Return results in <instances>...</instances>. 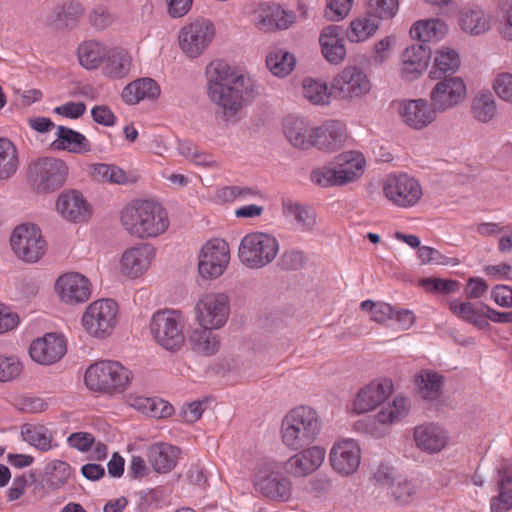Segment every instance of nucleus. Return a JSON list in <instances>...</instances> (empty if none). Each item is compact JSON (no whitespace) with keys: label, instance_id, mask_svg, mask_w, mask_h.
Here are the masks:
<instances>
[{"label":"nucleus","instance_id":"obj_1","mask_svg":"<svg viewBox=\"0 0 512 512\" xmlns=\"http://www.w3.org/2000/svg\"><path fill=\"white\" fill-rule=\"evenodd\" d=\"M205 76L207 97L217 106L220 118L236 123L245 105L258 95L256 81L222 59L211 61Z\"/></svg>","mask_w":512,"mask_h":512},{"label":"nucleus","instance_id":"obj_2","mask_svg":"<svg viewBox=\"0 0 512 512\" xmlns=\"http://www.w3.org/2000/svg\"><path fill=\"white\" fill-rule=\"evenodd\" d=\"M123 230L139 240L155 239L170 227L168 211L152 199H135L127 203L119 213Z\"/></svg>","mask_w":512,"mask_h":512},{"label":"nucleus","instance_id":"obj_3","mask_svg":"<svg viewBox=\"0 0 512 512\" xmlns=\"http://www.w3.org/2000/svg\"><path fill=\"white\" fill-rule=\"evenodd\" d=\"M322 430V421L318 411L310 405H298L290 409L280 425V437L283 445L293 451H299L312 444Z\"/></svg>","mask_w":512,"mask_h":512},{"label":"nucleus","instance_id":"obj_4","mask_svg":"<svg viewBox=\"0 0 512 512\" xmlns=\"http://www.w3.org/2000/svg\"><path fill=\"white\" fill-rule=\"evenodd\" d=\"M132 381V371L113 360L95 362L84 374L85 386L90 391L108 396L123 394L131 386Z\"/></svg>","mask_w":512,"mask_h":512},{"label":"nucleus","instance_id":"obj_5","mask_svg":"<svg viewBox=\"0 0 512 512\" xmlns=\"http://www.w3.org/2000/svg\"><path fill=\"white\" fill-rule=\"evenodd\" d=\"M186 318L175 309L156 311L150 320L149 329L153 340L169 352H178L185 344Z\"/></svg>","mask_w":512,"mask_h":512},{"label":"nucleus","instance_id":"obj_6","mask_svg":"<svg viewBox=\"0 0 512 512\" xmlns=\"http://www.w3.org/2000/svg\"><path fill=\"white\" fill-rule=\"evenodd\" d=\"M120 316L116 301L110 298L97 299L85 308L81 316V325L90 337L104 340L114 333Z\"/></svg>","mask_w":512,"mask_h":512},{"label":"nucleus","instance_id":"obj_7","mask_svg":"<svg viewBox=\"0 0 512 512\" xmlns=\"http://www.w3.org/2000/svg\"><path fill=\"white\" fill-rule=\"evenodd\" d=\"M279 252V242L271 234L253 232L245 235L239 244L240 262L250 269H260L270 264Z\"/></svg>","mask_w":512,"mask_h":512},{"label":"nucleus","instance_id":"obj_8","mask_svg":"<svg viewBox=\"0 0 512 512\" xmlns=\"http://www.w3.org/2000/svg\"><path fill=\"white\" fill-rule=\"evenodd\" d=\"M216 37V26L211 19L197 17L181 27L178 45L189 59H197L211 46Z\"/></svg>","mask_w":512,"mask_h":512},{"label":"nucleus","instance_id":"obj_9","mask_svg":"<svg viewBox=\"0 0 512 512\" xmlns=\"http://www.w3.org/2000/svg\"><path fill=\"white\" fill-rule=\"evenodd\" d=\"M10 246L18 259L30 264L41 260L48 249L41 229L32 223L17 225L12 230Z\"/></svg>","mask_w":512,"mask_h":512},{"label":"nucleus","instance_id":"obj_10","mask_svg":"<svg viewBox=\"0 0 512 512\" xmlns=\"http://www.w3.org/2000/svg\"><path fill=\"white\" fill-rule=\"evenodd\" d=\"M384 197L398 208L415 207L423 196L420 182L413 176L404 173H391L382 180Z\"/></svg>","mask_w":512,"mask_h":512},{"label":"nucleus","instance_id":"obj_11","mask_svg":"<svg viewBox=\"0 0 512 512\" xmlns=\"http://www.w3.org/2000/svg\"><path fill=\"white\" fill-rule=\"evenodd\" d=\"M230 248L228 243L221 238L207 240L197 253V271L205 281H213L220 278L230 264Z\"/></svg>","mask_w":512,"mask_h":512},{"label":"nucleus","instance_id":"obj_12","mask_svg":"<svg viewBox=\"0 0 512 512\" xmlns=\"http://www.w3.org/2000/svg\"><path fill=\"white\" fill-rule=\"evenodd\" d=\"M411 409L409 398L398 394L391 401H384L380 410L373 417H369L363 430L373 437H383L388 432V427L405 419ZM357 429H362L358 426Z\"/></svg>","mask_w":512,"mask_h":512},{"label":"nucleus","instance_id":"obj_13","mask_svg":"<svg viewBox=\"0 0 512 512\" xmlns=\"http://www.w3.org/2000/svg\"><path fill=\"white\" fill-rule=\"evenodd\" d=\"M253 484L257 491L272 501L287 502L291 497V481L279 473L274 463L258 464Z\"/></svg>","mask_w":512,"mask_h":512},{"label":"nucleus","instance_id":"obj_14","mask_svg":"<svg viewBox=\"0 0 512 512\" xmlns=\"http://www.w3.org/2000/svg\"><path fill=\"white\" fill-rule=\"evenodd\" d=\"M195 321L201 328H222L230 314L229 297L222 292H209L202 295L195 308Z\"/></svg>","mask_w":512,"mask_h":512},{"label":"nucleus","instance_id":"obj_15","mask_svg":"<svg viewBox=\"0 0 512 512\" xmlns=\"http://www.w3.org/2000/svg\"><path fill=\"white\" fill-rule=\"evenodd\" d=\"M157 250L150 243H138L126 248L119 260L122 276L135 280L144 276L156 259Z\"/></svg>","mask_w":512,"mask_h":512},{"label":"nucleus","instance_id":"obj_16","mask_svg":"<svg viewBox=\"0 0 512 512\" xmlns=\"http://www.w3.org/2000/svg\"><path fill=\"white\" fill-rule=\"evenodd\" d=\"M33 183L40 192H52L61 188L68 177V166L58 158L44 157L32 166Z\"/></svg>","mask_w":512,"mask_h":512},{"label":"nucleus","instance_id":"obj_17","mask_svg":"<svg viewBox=\"0 0 512 512\" xmlns=\"http://www.w3.org/2000/svg\"><path fill=\"white\" fill-rule=\"evenodd\" d=\"M55 292L64 304H81L90 299L92 284L90 280L81 273L67 272L57 278L55 282Z\"/></svg>","mask_w":512,"mask_h":512},{"label":"nucleus","instance_id":"obj_18","mask_svg":"<svg viewBox=\"0 0 512 512\" xmlns=\"http://www.w3.org/2000/svg\"><path fill=\"white\" fill-rule=\"evenodd\" d=\"M437 110L426 99L402 100L397 105V113L409 128L421 131L429 127L437 118Z\"/></svg>","mask_w":512,"mask_h":512},{"label":"nucleus","instance_id":"obj_19","mask_svg":"<svg viewBox=\"0 0 512 512\" xmlns=\"http://www.w3.org/2000/svg\"><path fill=\"white\" fill-rule=\"evenodd\" d=\"M466 84L460 77L440 79L430 91V101L438 112L458 106L466 97Z\"/></svg>","mask_w":512,"mask_h":512},{"label":"nucleus","instance_id":"obj_20","mask_svg":"<svg viewBox=\"0 0 512 512\" xmlns=\"http://www.w3.org/2000/svg\"><path fill=\"white\" fill-rule=\"evenodd\" d=\"M316 125L303 116L288 115L282 121V133L286 141L300 151L313 149Z\"/></svg>","mask_w":512,"mask_h":512},{"label":"nucleus","instance_id":"obj_21","mask_svg":"<svg viewBox=\"0 0 512 512\" xmlns=\"http://www.w3.org/2000/svg\"><path fill=\"white\" fill-rule=\"evenodd\" d=\"M56 212L71 223L87 222L92 215L91 205L84 195L75 189L62 191L55 202Z\"/></svg>","mask_w":512,"mask_h":512},{"label":"nucleus","instance_id":"obj_22","mask_svg":"<svg viewBox=\"0 0 512 512\" xmlns=\"http://www.w3.org/2000/svg\"><path fill=\"white\" fill-rule=\"evenodd\" d=\"M394 392L393 381L389 378L373 380L361 388L354 397V412L365 413L375 410Z\"/></svg>","mask_w":512,"mask_h":512},{"label":"nucleus","instance_id":"obj_23","mask_svg":"<svg viewBox=\"0 0 512 512\" xmlns=\"http://www.w3.org/2000/svg\"><path fill=\"white\" fill-rule=\"evenodd\" d=\"M313 148L324 153H333L345 146L349 139L347 126L339 120H326L316 125Z\"/></svg>","mask_w":512,"mask_h":512},{"label":"nucleus","instance_id":"obj_24","mask_svg":"<svg viewBox=\"0 0 512 512\" xmlns=\"http://www.w3.org/2000/svg\"><path fill=\"white\" fill-rule=\"evenodd\" d=\"M64 336L58 333H46L32 341L29 354L33 361L42 365H51L59 361L66 353Z\"/></svg>","mask_w":512,"mask_h":512},{"label":"nucleus","instance_id":"obj_25","mask_svg":"<svg viewBox=\"0 0 512 512\" xmlns=\"http://www.w3.org/2000/svg\"><path fill=\"white\" fill-rule=\"evenodd\" d=\"M296 21L293 11L283 8L276 3L261 5L257 11L256 26L264 32L285 30Z\"/></svg>","mask_w":512,"mask_h":512},{"label":"nucleus","instance_id":"obj_26","mask_svg":"<svg viewBox=\"0 0 512 512\" xmlns=\"http://www.w3.org/2000/svg\"><path fill=\"white\" fill-rule=\"evenodd\" d=\"M285 463L287 473L295 477H305L315 472L322 465L326 451L320 446L300 449Z\"/></svg>","mask_w":512,"mask_h":512},{"label":"nucleus","instance_id":"obj_27","mask_svg":"<svg viewBox=\"0 0 512 512\" xmlns=\"http://www.w3.org/2000/svg\"><path fill=\"white\" fill-rule=\"evenodd\" d=\"M413 438L416 447L428 454L441 452L449 443L447 431L435 423L416 426L414 428Z\"/></svg>","mask_w":512,"mask_h":512},{"label":"nucleus","instance_id":"obj_28","mask_svg":"<svg viewBox=\"0 0 512 512\" xmlns=\"http://www.w3.org/2000/svg\"><path fill=\"white\" fill-rule=\"evenodd\" d=\"M133 69V57L126 48L109 47L101 67V74L110 80L127 78Z\"/></svg>","mask_w":512,"mask_h":512},{"label":"nucleus","instance_id":"obj_29","mask_svg":"<svg viewBox=\"0 0 512 512\" xmlns=\"http://www.w3.org/2000/svg\"><path fill=\"white\" fill-rule=\"evenodd\" d=\"M430 56L429 49L423 44L407 47L401 55V76L407 81L419 78L426 71Z\"/></svg>","mask_w":512,"mask_h":512},{"label":"nucleus","instance_id":"obj_30","mask_svg":"<svg viewBox=\"0 0 512 512\" xmlns=\"http://www.w3.org/2000/svg\"><path fill=\"white\" fill-rule=\"evenodd\" d=\"M282 214L297 230L312 231L317 223V215L313 207L292 198L282 200Z\"/></svg>","mask_w":512,"mask_h":512},{"label":"nucleus","instance_id":"obj_31","mask_svg":"<svg viewBox=\"0 0 512 512\" xmlns=\"http://www.w3.org/2000/svg\"><path fill=\"white\" fill-rule=\"evenodd\" d=\"M124 402L141 414L155 419L169 418L174 413V407L168 401L159 397H146L130 393L124 397Z\"/></svg>","mask_w":512,"mask_h":512},{"label":"nucleus","instance_id":"obj_32","mask_svg":"<svg viewBox=\"0 0 512 512\" xmlns=\"http://www.w3.org/2000/svg\"><path fill=\"white\" fill-rule=\"evenodd\" d=\"M448 307L454 316L473 325L477 329L487 330L490 328V323L485 318L487 304L455 299L448 303Z\"/></svg>","mask_w":512,"mask_h":512},{"label":"nucleus","instance_id":"obj_33","mask_svg":"<svg viewBox=\"0 0 512 512\" xmlns=\"http://www.w3.org/2000/svg\"><path fill=\"white\" fill-rule=\"evenodd\" d=\"M321 52L331 64H340L346 56L345 39L337 26L325 27L319 37Z\"/></svg>","mask_w":512,"mask_h":512},{"label":"nucleus","instance_id":"obj_34","mask_svg":"<svg viewBox=\"0 0 512 512\" xmlns=\"http://www.w3.org/2000/svg\"><path fill=\"white\" fill-rule=\"evenodd\" d=\"M460 66L459 53L451 47L442 46L433 52L429 78L440 80L447 75H453L459 70Z\"/></svg>","mask_w":512,"mask_h":512},{"label":"nucleus","instance_id":"obj_35","mask_svg":"<svg viewBox=\"0 0 512 512\" xmlns=\"http://www.w3.org/2000/svg\"><path fill=\"white\" fill-rule=\"evenodd\" d=\"M180 450L164 442L151 445L147 449V459L157 473H168L173 470L178 462Z\"/></svg>","mask_w":512,"mask_h":512},{"label":"nucleus","instance_id":"obj_36","mask_svg":"<svg viewBox=\"0 0 512 512\" xmlns=\"http://www.w3.org/2000/svg\"><path fill=\"white\" fill-rule=\"evenodd\" d=\"M56 139L51 146L55 150H64L76 154H84L91 150L88 139L80 132L65 126H57Z\"/></svg>","mask_w":512,"mask_h":512},{"label":"nucleus","instance_id":"obj_37","mask_svg":"<svg viewBox=\"0 0 512 512\" xmlns=\"http://www.w3.org/2000/svg\"><path fill=\"white\" fill-rule=\"evenodd\" d=\"M160 94V87L151 78H140L127 84L121 94L122 100L130 105L144 99H155Z\"/></svg>","mask_w":512,"mask_h":512},{"label":"nucleus","instance_id":"obj_38","mask_svg":"<svg viewBox=\"0 0 512 512\" xmlns=\"http://www.w3.org/2000/svg\"><path fill=\"white\" fill-rule=\"evenodd\" d=\"M108 48L96 40L83 41L77 48L79 64L86 70L101 69Z\"/></svg>","mask_w":512,"mask_h":512},{"label":"nucleus","instance_id":"obj_39","mask_svg":"<svg viewBox=\"0 0 512 512\" xmlns=\"http://www.w3.org/2000/svg\"><path fill=\"white\" fill-rule=\"evenodd\" d=\"M458 21L461 29L471 35H481L491 28V17L476 7L464 8Z\"/></svg>","mask_w":512,"mask_h":512},{"label":"nucleus","instance_id":"obj_40","mask_svg":"<svg viewBox=\"0 0 512 512\" xmlns=\"http://www.w3.org/2000/svg\"><path fill=\"white\" fill-rule=\"evenodd\" d=\"M177 152L195 166L207 169L220 168V163L211 153L201 149L190 140H179L177 143Z\"/></svg>","mask_w":512,"mask_h":512},{"label":"nucleus","instance_id":"obj_41","mask_svg":"<svg viewBox=\"0 0 512 512\" xmlns=\"http://www.w3.org/2000/svg\"><path fill=\"white\" fill-rule=\"evenodd\" d=\"M470 112L472 117L482 124H488L496 120L498 106L491 92H478L472 99Z\"/></svg>","mask_w":512,"mask_h":512},{"label":"nucleus","instance_id":"obj_42","mask_svg":"<svg viewBox=\"0 0 512 512\" xmlns=\"http://www.w3.org/2000/svg\"><path fill=\"white\" fill-rule=\"evenodd\" d=\"M448 27L441 19L419 20L410 29L411 37L422 42L441 40L447 33Z\"/></svg>","mask_w":512,"mask_h":512},{"label":"nucleus","instance_id":"obj_43","mask_svg":"<svg viewBox=\"0 0 512 512\" xmlns=\"http://www.w3.org/2000/svg\"><path fill=\"white\" fill-rule=\"evenodd\" d=\"M85 8L81 2L69 0L55 7L51 23L58 28L75 26L84 15Z\"/></svg>","mask_w":512,"mask_h":512},{"label":"nucleus","instance_id":"obj_44","mask_svg":"<svg viewBox=\"0 0 512 512\" xmlns=\"http://www.w3.org/2000/svg\"><path fill=\"white\" fill-rule=\"evenodd\" d=\"M330 462L337 473L349 476L352 473V440L340 439L335 442L330 451Z\"/></svg>","mask_w":512,"mask_h":512},{"label":"nucleus","instance_id":"obj_45","mask_svg":"<svg viewBox=\"0 0 512 512\" xmlns=\"http://www.w3.org/2000/svg\"><path fill=\"white\" fill-rule=\"evenodd\" d=\"M215 328H197L190 336L192 350L204 356L216 354L220 348V338L212 330Z\"/></svg>","mask_w":512,"mask_h":512},{"label":"nucleus","instance_id":"obj_46","mask_svg":"<svg viewBox=\"0 0 512 512\" xmlns=\"http://www.w3.org/2000/svg\"><path fill=\"white\" fill-rule=\"evenodd\" d=\"M19 153L15 144L8 138L0 137V180H7L17 172Z\"/></svg>","mask_w":512,"mask_h":512},{"label":"nucleus","instance_id":"obj_47","mask_svg":"<svg viewBox=\"0 0 512 512\" xmlns=\"http://www.w3.org/2000/svg\"><path fill=\"white\" fill-rule=\"evenodd\" d=\"M296 59L293 54L284 49H275L266 57V66L276 77L284 78L295 68Z\"/></svg>","mask_w":512,"mask_h":512},{"label":"nucleus","instance_id":"obj_48","mask_svg":"<svg viewBox=\"0 0 512 512\" xmlns=\"http://www.w3.org/2000/svg\"><path fill=\"white\" fill-rule=\"evenodd\" d=\"M21 434L24 441L41 451H48L52 448L53 435L43 425H24Z\"/></svg>","mask_w":512,"mask_h":512},{"label":"nucleus","instance_id":"obj_49","mask_svg":"<svg viewBox=\"0 0 512 512\" xmlns=\"http://www.w3.org/2000/svg\"><path fill=\"white\" fill-rule=\"evenodd\" d=\"M419 393L424 399L434 400L440 396L443 377L431 370H422L416 377Z\"/></svg>","mask_w":512,"mask_h":512},{"label":"nucleus","instance_id":"obj_50","mask_svg":"<svg viewBox=\"0 0 512 512\" xmlns=\"http://www.w3.org/2000/svg\"><path fill=\"white\" fill-rule=\"evenodd\" d=\"M90 173L92 178L98 182L119 185L129 182L127 173L120 167L112 164H94L91 166Z\"/></svg>","mask_w":512,"mask_h":512},{"label":"nucleus","instance_id":"obj_51","mask_svg":"<svg viewBox=\"0 0 512 512\" xmlns=\"http://www.w3.org/2000/svg\"><path fill=\"white\" fill-rule=\"evenodd\" d=\"M302 95L313 105H326L332 94L327 83L313 78H305L302 81Z\"/></svg>","mask_w":512,"mask_h":512},{"label":"nucleus","instance_id":"obj_52","mask_svg":"<svg viewBox=\"0 0 512 512\" xmlns=\"http://www.w3.org/2000/svg\"><path fill=\"white\" fill-rule=\"evenodd\" d=\"M45 473L50 486L57 489L68 481L71 476V468L65 461L53 460L46 465Z\"/></svg>","mask_w":512,"mask_h":512},{"label":"nucleus","instance_id":"obj_53","mask_svg":"<svg viewBox=\"0 0 512 512\" xmlns=\"http://www.w3.org/2000/svg\"><path fill=\"white\" fill-rule=\"evenodd\" d=\"M367 10L380 22L390 20L398 13L399 0H367Z\"/></svg>","mask_w":512,"mask_h":512},{"label":"nucleus","instance_id":"obj_54","mask_svg":"<svg viewBox=\"0 0 512 512\" xmlns=\"http://www.w3.org/2000/svg\"><path fill=\"white\" fill-rule=\"evenodd\" d=\"M380 21L366 13L354 20V42H363L371 38L379 29Z\"/></svg>","mask_w":512,"mask_h":512},{"label":"nucleus","instance_id":"obj_55","mask_svg":"<svg viewBox=\"0 0 512 512\" xmlns=\"http://www.w3.org/2000/svg\"><path fill=\"white\" fill-rule=\"evenodd\" d=\"M23 363L14 354H0V382H10L23 372Z\"/></svg>","mask_w":512,"mask_h":512},{"label":"nucleus","instance_id":"obj_56","mask_svg":"<svg viewBox=\"0 0 512 512\" xmlns=\"http://www.w3.org/2000/svg\"><path fill=\"white\" fill-rule=\"evenodd\" d=\"M331 167L341 186L352 180V151H344L334 157Z\"/></svg>","mask_w":512,"mask_h":512},{"label":"nucleus","instance_id":"obj_57","mask_svg":"<svg viewBox=\"0 0 512 512\" xmlns=\"http://www.w3.org/2000/svg\"><path fill=\"white\" fill-rule=\"evenodd\" d=\"M420 285L427 292L439 294H452L458 292L460 289V283L458 281L436 277L423 278L420 280Z\"/></svg>","mask_w":512,"mask_h":512},{"label":"nucleus","instance_id":"obj_58","mask_svg":"<svg viewBox=\"0 0 512 512\" xmlns=\"http://www.w3.org/2000/svg\"><path fill=\"white\" fill-rule=\"evenodd\" d=\"M331 94L335 98L347 99L352 95V69L347 67L335 76L331 84Z\"/></svg>","mask_w":512,"mask_h":512},{"label":"nucleus","instance_id":"obj_59","mask_svg":"<svg viewBox=\"0 0 512 512\" xmlns=\"http://www.w3.org/2000/svg\"><path fill=\"white\" fill-rule=\"evenodd\" d=\"M491 87L500 100L512 104V73L504 71L497 73Z\"/></svg>","mask_w":512,"mask_h":512},{"label":"nucleus","instance_id":"obj_60","mask_svg":"<svg viewBox=\"0 0 512 512\" xmlns=\"http://www.w3.org/2000/svg\"><path fill=\"white\" fill-rule=\"evenodd\" d=\"M310 180L313 184L324 188L341 186L334 170L328 165L318 166L312 169Z\"/></svg>","mask_w":512,"mask_h":512},{"label":"nucleus","instance_id":"obj_61","mask_svg":"<svg viewBox=\"0 0 512 512\" xmlns=\"http://www.w3.org/2000/svg\"><path fill=\"white\" fill-rule=\"evenodd\" d=\"M418 259L421 264H433V265H455L457 264L455 259L449 258L443 255L440 251L433 247L422 246L418 250Z\"/></svg>","mask_w":512,"mask_h":512},{"label":"nucleus","instance_id":"obj_62","mask_svg":"<svg viewBox=\"0 0 512 512\" xmlns=\"http://www.w3.org/2000/svg\"><path fill=\"white\" fill-rule=\"evenodd\" d=\"M361 309L371 313V319L375 322L382 323L394 316V309L387 303H375L366 300L361 303Z\"/></svg>","mask_w":512,"mask_h":512},{"label":"nucleus","instance_id":"obj_63","mask_svg":"<svg viewBox=\"0 0 512 512\" xmlns=\"http://www.w3.org/2000/svg\"><path fill=\"white\" fill-rule=\"evenodd\" d=\"M501 36L512 41V0H500L498 4Z\"/></svg>","mask_w":512,"mask_h":512},{"label":"nucleus","instance_id":"obj_64","mask_svg":"<svg viewBox=\"0 0 512 512\" xmlns=\"http://www.w3.org/2000/svg\"><path fill=\"white\" fill-rule=\"evenodd\" d=\"M396 44L395 36H386L375 43L370 53V61L382 64L391 56L392 47Z\"/></svg>","mask_w":512,"mask_h":512}]
</instances>
